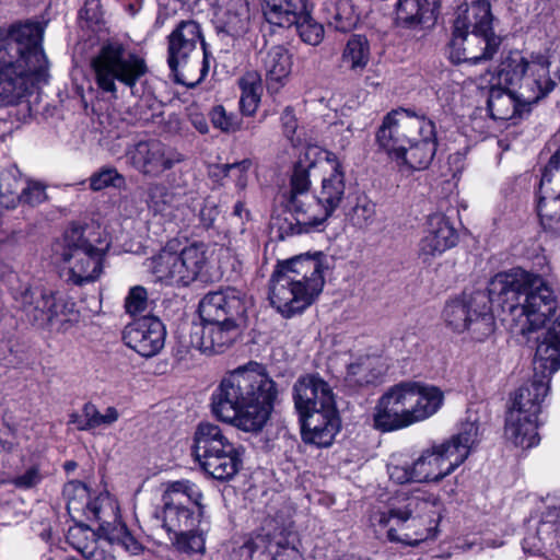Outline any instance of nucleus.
Masks as SVG:
<instances>
[{"mask_svg":"<svg viewBox=\"0 0 560 560\" xmlns=\"http://www.w3.org/2000/svg\"><path fill=\"white\" fill-rule=\"evenodd\" d=\"M409 397L413 424L434 416L444 404V393L434 385L405 381Z\"/></svg>","mask_w":560,"mask_h":560,"instance_id":"nucleus-31","label":"nucleus"},{"mask_svg":"<svg viewBox=\"0 0 560 560\" xmlns=\"http://www.w3.org/2000/svg\"><path fill=\"white\" fill-rule=\"evenodd\" d=\"M266 73L267 86L279 91L287 82L293 66V56L283 45L269 47L261 57Z\"/></svg>","mask_w":560,"mask_h":560,"instance_id":"nucleus-36","label":"nucleus"},{"mask_svg":"<svg viewBox=\"0 0 560 560\" xmlns=\"http://www.w3.org/2000/svg\"><path fill=\"white\" fill-rule=\"evenodd\" d=\"M8 247L9 244L5 243L3 240H0V279H3L7 275L11 272L10 262L4 260Z\"/></svg>","mask_w":560,"mask_h":560,"instance_id":"nucleus-63","label":"nucleus"},{"mask_svg":"<svg viewBox=\"0 0 560 560\" xmlns=\"http://www.w3.org/2000/svg\"><path fill=\"white\" fill-rule=\"evenodd\" d=\"M435 124L425 118L420 124L413 139L407 143L396 164L400 168L420 171L427 168L436 153Z\"/></svg>","mask_w":560,"mask_h":560,"instance_id":"nucleus-25","label":"nucleus"},{"mask_svg":"<svg viewBox=\"0 0 560 560\" xmlns=\"http://www.w3.org/2000/svg\"><path fill=\"white\" fill-rule=\"evenodd\" d=\"M47 475L45 460L36 459L24 465L23 469L10 482L18 489L28 490L39 485Z\"/></svg>","mask_w":560,"mask_h":560,"instance_id":"nucleus-50","label":"nucleus"},{"mask_svg":"<svg viewBox=\"0 0 560 560\" xmlns=\"http://www.w3.org/2000/svg\"><path fill=\"white\" fill-rule=\"evenodd\" d=\"M248 167H249V162L242 161L240 163L225 164L223 166V171L225 173V176L235 177L236 186L240 187L241 189H243V188H245V186L247 184L246 172H247Z\"/></svg>","mask_w":560,"mask_h":560,"instance_id":"nucleus-60","label":"nucleus"},{"mask_svg":"<svg viewBox=\"0 0 560 560\" xmlns=\"http://www.w3.org/2000/svg\"><path fill=\"white\" fill-rule=\"evenodd\" d=\"M108 248L107 237H96L82 226L71 225L54 244L52 250L60 258L68 280L82 285L100 278Z\"/></svg>","mask_w":560,"mask_h":560,"instance_id":"nucleus-7","label":"nucleus"},{"mask_svg":"<svg viewBox=\"0 0 560 560\" xmlns=\"http://www.w3.org/2000/svg\"><path fill=\"white\" fill-rule=\"evenodd\" d=\"M298 15L292 25L296 27L301 39L308 45H318L324 38L323 25L311 16L308 7Z\"/></svg>","mask_w":560,"mask_h":560,"instance_id":"nucleus-52","label":"nucleus"},{"mask_svg":"<svg viewBox=\"0 0 560 560\" xmlns=\"http://www.w3.org/2000/svg\"><path fill=\"white\" fill-rule=\"evenodd\" d=\"M491 292L517 298L516 303L509 304V316L504 318L512 334L527 336L548 324L537 342L534 377L549 382L560 368V301L553 290L541 276L513 268L499 272L491 283Z\"/></svg>","mask_w":560,"mask_h":560,"instance_id":"nucleus-1","label":"nucleus"},{"mask_svg":"<svg viewBox=\"0 0 560 560\" xmlns=\"http://www.w3.org/2000/svg\"><path fill=\"white\" fill-rule=\"evenodd\" d=\"M312 156H319L320 160L331 167L330 173L323 177L320 190L317 194L318 199L330 217L345 197V173L334 153L322 150L318 147H308L306 149V158L310 159Z\"/></svg>","mask_w":560,"mask_h":560,"instance_id":"nucleus-28","label":"nucleus"},{"mask_svg":"<svg viewBox=\"0 0 560 560\" xmlns=\"http://www.w3.org/2000/svg\"><path fill=\"white\" fill-rule=\"evenodd\" d=\"M96 534L85 525H75L71 527L67 535V541L82 556H84L90 548L98 542Z\"/></svg>","mask_w":560,"mask_h":560,"instance_id":"nucleus-54","label":"nucleus"},{"mask_svg":"<svg viewBox=\"0 0 560 560\" xmlns=\"http://www.w3.org/2000/svg\"><path fill=\"white\" fill-rule=\"evenodd\" d=\"M406 383L399 382L378 398L373 411V427L392 432L413 425Z\"/></svg>","mask_w":560,"mask_h":560,"instance_id":"nucleus-15","label":"nucleus"},{"mask_svg":"<svg viewBox=\"0 0 560 560\" xmlns=\"http://www.w3.org/2000/svg\"><path fill=\"white\" fill-rule=\"evenodd\" d=\"M38 23L14 25L0 39V106L18 104L47 82L48 60Z\"/></svg>","mask_w":560,"mask_h":560,"instance_id":"nucleus-3","label":"nucleus"},{"mask_svg":"<svg viewBox=\"0 0 560 560\" xmlns=\"http://www.w3.org/2000/svg\"><path fill=\"white\" fill-rule=\"evenodd\" d=\"M124 186L125 177L113 167H104L90 177V187L95 191L107 187L120 189Z\"/></svg>","mask_w":560,"mask_h":560,"instance_id":"nucleus-55","label":"nucleus"},{"mask_svg":"<svg viewBox=\"0 0 560 560\" xmlns=\"http://www.w3.org/2000/svg\"><path fill=\"white\" fill-rule=\"evenodd\" d=\"M442 503L433 494L412 495L402 504L371 516L374 526L387 529L390 541L416 546L435 538Z\"/></svg>","mask_w":560,"mask_h":560,"instance_id":"nucleus-6","label":"nucleus"},{"mask_svg":"<svg viewBox=\"0 0 560 560\" xmlns=\"http://www.w3.org/2000/svg\"><path fill=\"white\" fill-rule=\"evenodd\" d=\"M500 45L501 38L493 31L453 35L450 59L453 63L477 65L491 59Z\"/></svg>","mask_w":560,"mask_h":560,"instance_id":"nucleus-23","label":"nucleus"},{"mask_svg":"<svg viewBox=\"0 0 560 560\" xmlns=\"http://www.w3.org/2000/svg\"><path fill=\"white\" fill-rule=\"evenodd\" d=\"M441 0H398L397 20L408 26L433 21Z\"/></svg>","mask_w":560,"mask_h":560,"instance_id":"nucleus-39","label":"nucleus"},{"mask_svg":"<svg viewBox=\"0 0 560 560\" xmlns=\"http://www.w3.org/2000/svg\"><path fill=\"white\" fill-rule=\"evenodd\" d=\"M83 419L78 422V429L84 431H96L101 428L110 427L119 419V412L115 407H107L103 412L94 405L86 404L83 408Z\"/></svg>","mask_w":560,"mask_h":560,"instance_id":"nucleus-47","label":"nucleus"},{"mask_svg":"<svg viewBox=\"0 0 560 560\" xmlns=\"http://www.w3.org/2000/svg\"><path fill=\"white\" fill-rule=\"evenodd\" d=\"M131 165L141 174L159 177L183 161V155L159 140L139 141L127 151Z\"/></svg>","mask_w":560,"mask_h":560,"instance_id":"nucleus-18","label":"nucleus"},{"mask_svg":"<svg viewBox=\"0 0 560 560\" xmlns=\"http://www.w3.org/2000/svg\"><path fill=\"white\" fill-rule=\"evenodd\" d=\"M293 401L296 412L304 415L336 406L331 386L317 374L298 378L293 386Z\"/></svg>","mask_w":560,"mask_h":560,"instance_id":"nucleus-26","label":"nucleus"},{"mask_svg":"<svg viewBox=\"0 0 560 560\" xmlns=\"http://www.w3.org/2000/svg\"><path fill=\"white\" fill-rule=\"evenodd\" d=\"M301 423L302 440L318 447L329 446L340 429L337 407L317 411L298 413Z\"/></svg>","mask_w":560,"mask_h":560,"instance_id":"nucleus-27","label":"nucleus"},{"mask_svg":"<svg viewBox=\"0 0 560 560\" xmlns=\"http://www.w3.org/2000/svg\"><path fill=\"white\" fill-rule=\"evenodd\" d=\"M209 529L208 521L192 527L190 530H184L171 539L174 540L177 549L188 553H202L205 551L206 534Z\"/></svg>","mask_w":560,"mask_h":560,"instance_id":"nucleus-49","label":"nucleus"},{"mask_svg":"<svg viewBox=\"0 0 560 560\" xmlns=\"http://www.w3.org/2000/svg\"><path fill=\"white\" fill-rule=\"evenodd\" d=\"M65 495L68 498V509L84 510L89 518L97 521L103 520V504L108 502L109 499L100 497L95 500H90V492L88 487L80 481H71L65 486Z\"/></svg>","mask_w":560,"mask_h":560,"instance_id":"nucleus-38","label":"nucleus"},{"mask_svg":"<svg viewBox=\"0 0 560 560\" xmlns=\"http://www.w3.org/2000/svg\"><path fill=\"white\" fill-rule=\"evenodd\" d=\"M318 161H322L319 156H312L307 159L306 151L304 152V159H300L293 170L290 196L311 192L310 171L316 165Z\"/></svg>","mask_w":560,"mask_h":560,"instance_id":"nucleus-51","label":"nucleus"},{"mask_svg":"<svg viewBox=\"0 0 560 560\" xmlns=\"http://www.w3.org/2000/svg\"><path fill=\"white\" fill-rule=\"evenodd\" d=\"M478 443V424L464 422L456 434L422 450L413 460L404 454L392 455L387 464L388 476L398 485L438 482L459 467Z\"/></svg>","mask_w":560,"mask_h":560,"instance_id":"nucleus-4","label":"nucleus"},{"mask_svg":"<svg viewBox=\"0 0 560 560\" xmlns=\"http://www.w3.org/2000/svg\"><path fill=\"white\" fill-rule=\"evenodd\" d=\"M109 545L108 540L100 539L83 557L86 560H115L112 552L107 550Z\"/></svg>","mask_w":560,"mask_h":560,"instance_id":"nucleus-61","label":"nucleus"},{"mask_svg":"<svg viewBox=\"0 0 560 560\" xmlns=\"http://www.w3.org/2000/svg\"><path fill=\"white\" fill-rule=\"evenodd\" d=\"M548 392L549 384L544 377H533L515 390L505 418L506 442L522 450L539 444V413Z\"/></svg>","mask_w":560,"mask_h":560,"instance_id":"nucleus-9","label":"nucleus"},{"mask_svg":"<svg viewBox=\"0 0 560 560\" xmlns=\"http://www.w3.org/2000/svg\"><path fill=\"white\" fill-rule=\"evenodd\" d=\"M202 498L200 488L189 480L166 485L161 517L163 527L170 535L176 536L207 522Z\"/></svg>","mask_w":560,"mask_h":560,"instance_id":"nucleus-14","label":"nucleus"},{"mask_svg":"<svg viewBox=\"0 0 560 560\" xmlns=\"http://www.w3.org/2000/svg\"><path fill=\"white\" fill-rule=\"evenodd\" d=\"M370 61V45L366 37L352 35L342 51V66L354 73H361Z\"/></svg>","mask_w":560,"mask_h":560,"instance_id":"nucleus-42","label":"nucleus"},{"mask_svg":"<svg viewBox=\"0 0 560 560\" xmlns=\"http://www.w3.org/2000/svg\"><path fill=\"white\" fill-rule=\"evenodd\" d=\"M537 211L542 228L553 234H560V148L542 171Z\"/></svg>","mask_w":560,"mask_h":560,"instance_id":"nucleus-16","label":"nucleus"},{"mask_svg":"<svg viewBox=\"0 0 560 560\" xmlns=\"http://www.w3.org/2000/svg\"><path fill=\"white\" fill-rule=\"evenodd\" d=\"M180 197L171 194L162 184H150L145 202L150 211L155 215L160 214L166 220H174L179 217Z\"/></svg>","mask_w":560,"mask_h":560,"instance_id":"nucleus-41","label":"nucleus"},{"mask_svg":"<svg viewBox=\"0 0 560 560\" xmlns=\"http://www.w3.org/2000/svg\"><path fill=\"white\" fill-rule=\"evenodd\" d=\"M47 198L45 187L36 182L27 183V186L21 189L20 201L28 205H38L45 201Z\"/></svg>","mask_w":560,"mask_h":560,"instance_id":"nucleus-59","label":"nucleus"},{"mask_svg":"<svg viewBox=\"0 0 560 560\" xmlns=\"http://www.w3.org/2000/svg\"><path fill=\"white\" fill-rule=\"evenodd\" d=\"M149 304L147 289L142 285L130 288L125 299V310L127 314L137 316L147 311Z\"/></svg>","mask_w":560,"mask_h":560,"instance_id":"nucleus-58","label":"nucleus"},{"mask_svg":"<svg viewBox=\"0 0 560 560\" xmlns=\"http://www.w3.org/2000/svg\"><path fill=\"white\" fill-rule=\"evenodd\" d=\"M107 540L110 545H119L126 551L137 555L141 550V545L136 540V538L130 534L127 529L126 525L117 524L114 528L108 533Z\"/></svg>","mask_w":560,"mask_h":560,"instance_id":"nucleus-57","label":"nucleus"},{"mask_svg":"<svg viewBox=\"0 0 560 560\" xmlns=\"http://www.w3.org/2000/svg\"><path fill=\"white\" fill-rule=\"evenodd\" d=\"M242 91L240 98L241 110L244 115L252 116L260 103L262 83L261 77L257 71H247L238 80Z\"/></svg>","mask_w":560,"mask_h":560,"instance_id":"nucleus-43","label":"nucleus"},{"mask_svg":"<svg viewBox=\"0 0 560 560\" xmlns=\"http://www.w3.org/2000/svg\"><path fill=\"white\" fill-rule=\"evenodd\" d=\"M21 175L15 166L0 172V202L5 208H14L20 201Z\"/></svg>","mask_w":560,"mask_h":560,"instance_id":"nucleus-48","label":"nucleus"},{"mask_svg":"<svg viewBox=\"0 0 560 560\" xmlns=\"http://www.w3.org/2000/svg\"><path fill=\"white\" fill-rule=\"evenodd\" d=\"M207 260V246L203 243L183 246L178 240H171L151 258L150 268L156 281L182 288L198 278Z\"/></svg>","mask_w":560,"mask_h":560,"instance_id":"nucleus-13","label":"nucleus"},{"mask_svg":"<svg viewBox=\"0 0 560 560\" xmlns=\"http://www.w3.org/2000/svg\"><path fill=\"white\" fill-rule=\"evenodd\" d=\"M324 284L320 259L300 255L277 265L269 281V301L277 312L291 317L311 306Z\"/></svg>","mask_w":560,"mask_h":560,"instance_id":"nucleus-5","label":"nucleus"},{"mask_svg":"<svg viewBox=\"0 0 560 560\" xmlns=\"http://www.w3.org/2000/svg\"><path fill=\"white\" fill-rule=\"evenodd\" d=\"M51 311H56V315L48 320L50 325H57L59 329H68L69 326L79 322L80 314L72 299L60 293H54L52 302H50Z\"/></svg>","mask_w":560,"mask_h":560,"instance_id":"nucleus-45","label":"nucleus"},{"mask_svg":"<svg viewBox=\"0 0 560 560\" xmlns=\"http://www.w3.org/2000/svg\"><path fill=\"white\" fill-rule=\"evenodd\" d=\"M288 209L294 215L296 223L305 229L318 226L329 218L317 195L311 192L290 196Z\"/></svg>","mask_w":560,"mask_h":560,"instance_id":"nucleus-37","label":"nucleus"},{"mask_svg":"<svg viewBox=\"0 0 560 560\" xmlns=\"http://www.w3.org/2000/svg\"><path fill=\"white\" fill-rule=\"evenodd\" d=\"M54 292L39 288H32L28 284H21L14 290L13 298L27 318L39 325L48 324L56 311L50 310Z\"/></svg>","mask_w":560,"mask_h":560,"instance_id":"nucleus-32","label":"nucleus"},{"mask_svg":"<svg viewBox=\"0 0 560 560\" xmlns=\"http://www.w3.org/2000/svg\"><path fill=\"white\" fill-rule=\"evenodd\" d=\"M267 535V553L271 560H303L300 539L289 517L276 516L264 523Z\"/></svg>","mask_w":560,"mask_h":560,"instance_id":"nucleus-24","label":"nucleus"},{"mask_svg":"<svg viewBox=\"0 0 560 560\" xmlns=\"http://www.w3.org/2000/svg\"><path fill=\"white\" fill-rule=\"evenodd\" d=\"M499 276L497 273L488 283V293L482 291L464 292L458 299L445 305L443 316L446 324L457 332L470 329L481 338L494 330L493 306L501 308V320L509 316V304L516 303L517 298L510 294L491 292V283Z\"/></svg>","mask_w":560,"mask_h":560,"instance_id":"nucleus-8","label":"nucleus"},{"mask_svg":"<svg viewBox=\"0 0 560 560\" xmlns=\"http://www.w3.org/2000/svg\"><path fill=\"white\" fill-rule=\"evenodd\" d=\"M497 84L489 90L488 110L494 120H510L522 116L524 112H528L527 103H522L521 97L512 91L511 86L500 84L497 77Z\"/></svg>","mask_w":560,"mask_h":560,"instance_id":"nucleus-34","label":"nucleus"},{"mask_svg":"<svg viewBox=\"0 0 560 560\" xmlns=\"http://www.w3.org/2000/svg\"><path fill=\"white\" fill-rule=\"evenodd\" d=\"M212 125L222 132L233 133L241 129V119L233 113H228L223 106L218 105L210 113Z\"/></svg>","mask_w":560,"mask_h":560,"instance_id":"nucleus-56","label":"nucleus"},{"mask_svg":"<svg viewBox=\"0 0 560 560\" xmlns=\"http://www.w3.org/2000/svg\"><path fill=\"white\" fill-rule=\"evenodd\" d=\"M192 450L200 467L217 480L233 479L243 466L244 448L211 422L197 425Z\"/></svg>","mask_w":560,"mask_h":560,"instance_id":"nucleus-11","label":"nucleus"},{"mask_svg":"<svg viewBox=\"0 0 560 560\" xmlns=\"http://www.w3.org/2000/svg\"><path fill=\"white\" fill-rule=\"evenodd\" d=\"M248 305L245 294L228 288L206 294L199 303V315L202 323H245Z\"/></svg>","mask_w":560,"mask_h":560,"instance_id":"nucleus-19","label":"nucleus"},{"mask_svg":"<svg viewBox=\"0 0 560 560\" xmlns=\"http://www.w3.org/2000/svg\"><path fill=\"white\" fill-rule=\"evenodd\" d=\"M191 122L194 127L202 135L207 133L209 131V126L205 117L202 116H195L191 119Z\"/></svg>","mask_w":560,"mask_h":560,"instance_id":"nucleus-64","label":"nucleus"},{"mask_svg":"<svg viewBox=\"0 0 560 560\" xmlns=\"http://www.w3.org/2000/svg\"><path fill=\"white\" fill-rule=\"evenodd\" d=\"M424 119V116L413 115L407 109L388 113L376 135L380 148L396 162Z\"/></svg>","mask_w":560,"mask_h":560,"instance_id":"nucleus-17","label":"nucleus"},{"mask_svg":"<svg viewBox=\"0 0 560 560\" xmlns=\"http://www.w3.org/2000/svg\"><path fill=\"white\" fill-rule=\"evenodd\" d=\"M346 215L353 226L365 229L374 221L375 203L365 195H360L355 198L354 205L348 210Z\"/></svg>","mask_w":560,"mask_h":560,"instance_id":"nucleus-53","label":"nucleus"},{"mask_svg":"<svg viewBox=\"0 0 560 560\" xmlns=\"http://www.w3.org/2000/svg\"><path fill=\"white\" fill-rule=\"evenodd\" d=\"M457 242L458 234L450 219L443 213L430 214L418 243V258L423 264H431Z\"/></svg>","mask_w":560,"mask_h":560,"instance_id":"nucleus-20","label":"nucleus"},{"mask_svg":"<svg viewBox=\"0 0 560 560\" xmlns=\"http://www.w3.org/2000/svg\"><path fill=\"white\" fill-rule=\"evenodd\" d=\"M523 550L549 560H560V506L548 508L542 513L535 529L524 537Z\"/></svg>","mask_w":560,"mask_h":560,"instance_id":"nucleus-21","label":"nucleus"},{"mask_svg":"<svg viewBox=\"0 0 560 560\" xmlns=\"http://www.w3.org/2000/svg\"><path fill=\"white\" fill-rule=\"evenodd\" d=\"M281 122L283 128L284 136L294 144V133L296 130V118L293 114V110L290 107H287L281 115Z\"/></svg>","mask_w":560,"mask_h":560,"instance_id":"nucleus-62","label":"nucleus"},{"mask_svg":"<svg viewBox=\"0 0 560 560\" xmlns=\"http://www.w3.org/2000/svg\"><path fill=\"white\" fill-rule=\"evenodd\" d=\"M213 18L219 31L232 37H241L249 30V2L248 0H215Z\"/></svg>","mask_w":560,"mask_h":560,"instance_id":"nucleus-30","label":"nucleus"},{"mask_svg":"<svg viewBox=\"0 0 560 560\" xmlns=\"http://www.w3.org/2000/svg\"><path fill=\"white\" fill-rule=\"evenodd\" d=\"M306 7L307 0H264L262 10L268 23L290 27Z\"/></svg>","mask_w":560,"mask_h":560,"instance_id":"nucleus-40","label":"nucleus"},{"mask_svg":"<svg viewBox=\"0 0 560 560\" xmlns=\"http://www.w3.org/2000/svg\"><path fill=\"white\" fill-rule=\"evenodd\" d=\"M166 329L155 316H142L126 325L122 331L125 345L143 358H152L165 345Z\"/></svg>","mask_w":560,"mask_h":560,"instance_id":"nucleus-22","label":"nucleus"},{"mask_svg":"<svg viewBox=\"0 0 560 560\" xmlns=\"http://www.w3.org/2000/svg\"><path fill=\"white\" fill-rule=\"evenodd\" d=\"M492 22L490 3L486 0L474 1L466 8H458L453 24V35L493 31Z\"/></svg>","mask_w":560,"mask_h":560,"instance_id":"nucleus-33","label":"nucleus"},{"mask_svg":"<svg viewBox=\"0 0 560 560\" xmlns=\"http://www.w3.org/2000/svg\"><path fill=\"white\" fill-rule=\"evenodd\" d=\"M241 322L202 323L199 348L205 353L224 352L237 339Z\"/></svg>","mask_w":560,"mask_h":560,"instance_id":"nucleus-35","label":"nucleus"},{"mask_svg":"<svg viewBox=\"0 0 560 560\" xmlns=\"http://www.w3.org/2000/svg\"><path fill=\"white\" fill-rule=\"evenodd\" d=\"M325 12L328 24L340 32L352 30L358 22L351 0H327Z\"/></svg>","mask_w":560,"mask_h":560,"instance_id":"nucleus-44","label":"nucleus"},{"mask_svg":"<svg viewBox=\"0 0 560 560\" xmlns=\"http://www.w3.org/2000/svg\"><path fill=\"white\" fill-rule=\"evenodd\" d=\"M92 69L98 89L113 97L117 96V82L133 89L148 72L147 62L139 54L115 40L102 46L92 60Z\"/></svg>","mask_w":560,"mask_h":560,"instance_id":"nucleus-12","label":"nucleus"},{"mask_svg":"<svg viewBox=\"0 0 560 560\" xmlns=\"http://www.w3.org/2000/svg\"><path fill=\"white\" fill-rule=\"evenodd\" d=\"M198 43L205 47L200 26L192 20L182 21L168 35L167 62L173 72H177L179 67L186 65Z\"/></svg>","mask_w":560,"mask_h":560,"instance_id":"nucleus-29","label":"nucleus"},{"mask_svg":"<svg viewBox=\"0 0 560 560\" xmlns=\"http://www.w3.org/2000/svg\"><path fill=\"white\" fill-rule=\"evenodd\" d=\"M551 61L544 54L525 57L520 51H511L498 69L500 84L511 86L528 106L549 95L557 83L550 75Z\"/></svg>","mask_w":560,"mask_h":560,"instance_id":"nucleus-10","label":"nucleus"},{"mask_svg":"<svg viewBox=\"0 0 560 560\" xmlns=\"http://www.w3.org/2000/svg\"><path fill=\"white\" fill-rule=\"evenodd\" d=\"M277 393L266 369L249 362L222 377L211 395V411L242 431L258 432L269 419Z\"/></svg>","mask_w":560,"mask_h":560,"instance_id":"nucleus-2","label":"nucleus"},{"mask_svg":"<svg viewBox=\"0 0 560 560\" xmlns=\"http://www.w3.org/2000/svg\"><path fill=\"white\" fill-rule=\"evenodd\" d=\"M267 549V535L262 525L259 532L246 537L243 544L233 551L232 560H269Z\"/></svg>","mask_w":560,"mask_h":560,"instance_id":"nucleus-46","label":"nucleus"}]
</instances>
